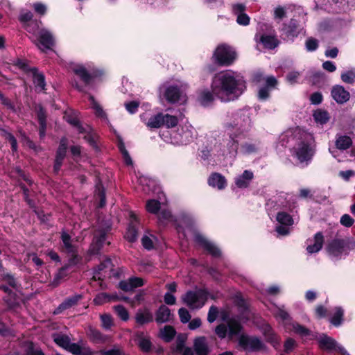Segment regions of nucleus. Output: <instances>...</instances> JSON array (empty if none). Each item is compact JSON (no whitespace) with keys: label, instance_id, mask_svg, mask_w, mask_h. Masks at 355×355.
Here are the masks:
<instances>
[{"label":"nucleus","instance_id":"1","mask_svg":"<svg viewBox=\"0 0 355 355\" xmlns=\"http://www.w3.org/2000/svg\"><path fill=\"white\" fill-rule=\"evenodd\" d=\"M245 88V85L243 77L231 70L216 73L211 83L213 94L224 102L237 98Z\"/></svg>","mask_w":355,"mask_h":355},{"label":"nucleus","instance_id":"2","mask_svg":"<svg viewBox=\"0 0 355 355\" xmlns=\"http://www.w3.org/2000/svg\"><path fill=\"white\" fill-rule=\"evenodd\" d=\"M295 144L291 149L293 156H295L300 163L306 164L312 159L314 150V139L311 134L297 128L294 131Z\"/></svg>","mask_w":355,"mask_h":355},{"label":"nucleus","instance_id":"3","mask_svg":"<svg viewBox=\"0 0 355 355\" xmlns=\"http://www.w3.org/2000/svg\"><path fill=\"white\" fill-rule=\"evenodd\" d=\"M208 299V293L202 288H195L187 291L181 297V300L190 309L196 310L201 309Z\"/></svg>","mask_w":355,"mask_h":355},{"label":"nucleus","instance_id":"4","mask_svg":"<svg viewBox=\"0 0 355 355\" xmlns=\"http://www.w3.org/2000/svg\"><path fill=\"white\" fill-rule=\"evenodd\" d=\"M236 54L232 48L225 44L219 45L214 51L213 58L221 66H229L236 60Z\"/></svg>","mask_w":355,"mask_h":355},{"label":"nucleus","instance_id":"5","mask_svg":"<svg viewBox=\"0 0 355 355\" xmlns=\"http://www.w3.org/2000/svg\"><path fill=\"white\" fill-rule=\"evenodd\" d=\"M160 94L171 103L186 101L185 95L177 85L163 84L159 87Z\"/></svg>","mask_w":355,"mask_h":355},{"label":"nucleus","instance_id":"6","mask_svg":"<svg viewBox=\"0 0 355 355\" xmlns=\"http://www.w3.org/2000/svg\"><path fill=\"white\" fill-rule=\"evenodd\" d=\"M64 118L66 121L73 125L76 129L79 134H84L83 139L89 144V145L92 147L96 146V143L94 140V135L92 132V128L89 125H86L85 127L83 126L78 119L76 117L65 114Z\"/></svg>","mask_w":355,"mask_h":355},{"label":"nucleus","instance_id":"7","mask_svg":"<svg viewBox=\"0 0 355 355\" xmlns=\"http://www.w3.org/2000/svg\"><path fill=\"white\" fill-rule=\"evenodd\" d=\"M35 44L42 51L50 49L54 45V38L53 35L46 29L39 31Z\"/></svg>","mask_w":355,"mask_h":355},{"label":"nucleus","instance_id":"8","mask_svg":"<svg viewBox=\"0 0 355 355\" xmlns=\"http://www.w3.org/2000/svg\"><path fill=\"white\" fill-rule=\"evenodd\" d=\"M239 345L248 351H257L262 348L261 341L256 337H248L241 335L239 338Z\"/></svg>","mask_w":355,"mask_h":355},{"label":"nucleus","instance_id":"9","mask_svg":"<svg viewBox=\"0 0 355 355\" xmlns=\"http://www.w3.org/2000/svg\"><path fill=\"white\" fill-rule=\"evenodd\" d=\"M195 241L207 250L214 257H219L220 255V250L211 242L209 241L202 234L196 233L194 235Z\"/></svg>","mask_w":355,"mask_h":355},{"label":"nucleus","instance_id":"10","mask_svg":"<svg viewBox=\"0 0 355 355\" xmlns=\"http://www.w3.org/2000/svg\"><path fill=\"white\" fill-rule=\"evenodd\" d=\"M246 6L243 3H234L232 6V10L236 16V22L241 26H247L250 24V17L245 13Z\"/></svg>","mask_w":355,"mask_h":355},{"label":"nucleus","instance_id":"11","mask_svg":"<svg viewBox=\"0 0 355 355\" xmlns=\"http://www.w3.org/2000/svg\"><path fill=\"white\" fill-rule=\"evenodd\" d=\"M130 223L125 234V239L130 243L135 242L137 239L138 217L132 211L129 214Z\"/></svg>","mask_w":355,"mask_h":355},{"label":"nucleus","instance_id":"12","mask_svg":"<svg viewBox=\"0 0 355 355\" xmlns=\"http://www.w3.org/2000/svg\"><path fill=\"white\" fill-rule=\"evenodd\" d=\"M135 320L138 325L143 326L153 322V315L148 308L139 309L135 315Z\"/></svg>","mask_w":355,"mask_h":355},{"label":"nucleus","instance_id":"13","mask_svg":"<svg viewBox=\"0 0 355 355\" xmlns=\"http://www.w3.org/2000/svg\"><path fill=\"white\" fill-rule=\"evenodd\" d=\"M331 96L339 104L347 102L350 98V94L341 85H336L331 89Z\"/></svg>","mask_w":355,"mask_h":355},{"label":"nucleus","instance_id":"14","mask_svg":"<svg viewBox=\"0 0 355 355\" xmlns=\"http://www.w3.org/2000/svg\"><path fill=\"white\" fill-rule=\"evenodd\" d=\"M106 240V234L105 232H99L94 235L92 243L89 249V254L90 255L98 254L101 247L105 243Z\"/></svg>","mask_w":355,"mask_h":355},{"label":"nucleus","instance_id":"15","mask_svg":"<svg viewBox=\"0 0 355 355\" xmlns=\"http://www.w3.org/2000/svg\"><path fill=\"white\" fill-rule=\"evenodd\" d=\"M318 343L319 347L322 349L327 350L329 352H338V347H341L336 343V341L334 339L329 336H327L325 334H322L318 338Z\"/></svg>","mask_w":355,"mask_h":355},{"label":"nucleus","instance_id":"16","mask_svg":"<svg viewBox=\"0 0 355 355\" xmlns=\"http://www.w3.org/2000/svg\"><path fill=\"white\" fill-rule=\"evenodd\" d=\"M345 243L343 239H334L327 245L328 253L333 257H338L344 250Z\"/></svg>","mask_w":355,"mask_h":355},{"label":"nucleus","instance_id":"17","mask_svg":"<svg viewBox=\"0 0 355 355\" xmlns=\"http://www.w3.org/2000/svg\"><path fill=\"white\" fill-rule=\"evenodd\" d=\"M171 310L165 305H161L155 313V321L162 324L169 322L173 318Z\"/></svg>","mask_w":355,"mask_h":355},{"label":"nucleus","instance_id":"18","mask_svg":"<svg viewBox=\"0 0 355 355\" xmlns=\"http://www.w3.org/2000/svg\"><path fill=\"white\" fill-rule=\"evenodd\" d=\"M135 341L144 352H148L151 349L152 343L150 340V338L144 332L136 333Z\"/></svg>","mask_w":355,"mask_h":355},{"label":"nucleus","instance_id":"19","mask_svg":"<svg viewBox=\"0 0 355 355\" xmlns=\"http://www.w3.org/2000/svg\"><path fill=\"white\" fill-rule=\"evenodd\" d=\"M296 21L291 19L288 24L284 25L282 28V34L285 39L293 40L298 35Z\"/></svg>","mask_w":355,"mask_h":355},{"label":"nucleus","instance_id":"20","mask_svg":"<svg viewBox=\"0 0 355 355\" xmlns=\"http://www.w3.org/2000/svg\"><path fill=\"white\" fill-rule=\"evenodd\" d=\"M71 70L76 75L79 76L86 85H89L91 83L92 76L83 65L75 64L71 67Z\"/></svg>","mask_w":355,"mask_h":355},{"label":"nucleus","instance_id":"21","mask_svg":"<svg viewBox=\"0 0 355 355\" xmlns=\"http://www.w3.org/2000/svg\"><path fill=\"white\" fill-rule=\"evenodd\" d=\"M208 184L209 186L216 187L219 190L223 189L227 185L225 177L218 173H214L210 175Z\"/></svg>","mask_w":355,"mask_h":355},{"label":"nucleus","instance_id":"22","mask_svg":"<svg viewBox=\"0 0 355 355\" xmlns=\"http://www.w3.org/2000/svg\"><path fill=\"white\" fill-rule=\"evenodd\" d=\"M324 243V236L322 232H317L314 235L313 244H310L306 247L308 253L313 254L319 252Z\"/></svg>","mask_w":355,"mask_h":355},{"label":"nucleus","instance_id":"23","mask_svg":"<svg viewBox=\"0 0 355 355\" xmlns=\"http://www.w3.org/2000/svg\"><path fill=\"white\" fill-rule=\"evenodd\" d=\"M82 298L80 295H75L67 298L54 311V314H59L62 311L69 309L76 304V303Z\"/></svg>","mask_w":355,"mask_h":355},{"label":"nucleus","instance_id":"24","mask_svg":"<svg viewBox=\"0 0 355 355\" xmlns=\"http://www.w3.org/2000/svg\"><path fill=\"white\" fill-rule=\"evenodd\" d=\"M352 145V140L350 137L341 134H337L336 136L335 146L336 148L340 150H345L349 148Z\"/></svg>","mask_w":355,"mask_h":355},{"label":"nucleus","instance_id":"25","mask_svg":"<svg viewBox=\"0 0 355 355\" xmlns=\"http://www.w3.org/2000/svg\"><path fill=\"white\" fill-rule=\"evenodd\" d=\"M253 173L248 170H245L243 174L237 177L235 180V184L239 188H246L253 179Z\"/></svg>","mask_w":355,"mask_h":355},{"label":"nucleus","instance_id":"26","mask_svg":"<svg viewBox=\"0 0 355 355\" xmlns=\"http://www.w3.org/2000/svg\"><path fill=\"white\" fill-rule=\"evenodd\" d=\"M226 149L223 150L222 155L223 156L229 155L230 157H235L239 148L238 141L233 138L230 137V139L226 142Z\"/></svg>","mask_w":355,"mask_h":355},{"label":"nucleus","instance_id":"27","mask_svg":"<svg viewBox=\"0 0 355 355\" xmlns=\"http://www.w3.org/2000/svg\"><path fill=\"white\" fill-rule=\"evenodd\" d=\"M194 349L197 355H207L208 347L205 337H198L194 341Z\"/></svg>","mask_w":355,"mask_h":355},{"label":"nucleus","instance_id":"28","mask_svg":"<svg viewBox=\"0 0 355 355\" xmlns=\"http://www.w3.org/2000/svg\"><path fill=\"white\" fill-rule=\"evenodd\" d=\"M259 41L266 49H275L279 44V42L275 37L267 35H261Z\"/></svg>","mask_w":355,"mask_h":355},{"label":"nucleus","instance_id":"29","mask_svg":"<svg viewBox=\"0 0 355 355\" xmlns=\"http://www.w3.org/2000/svg\"><path fill=\"white\" fill-rule=\"evenodd\" d=\"M67 350L74 355H92V352L89 348H83L76 343H70Z\"/></svg>","mask_w":355,"mask_h":355},{"label":"nucleus","instance_id":"30","mask_svg":"<svg viewBox=\"0 0 355 355\" xmlns=\"http://www.w3.org/2000/svg\"><path fill=\"white\" fill-rule=\"evenodd\" d=\"M33 83L36 89L39 92L44 90L46 84L44 75L37 73L35 69H33Z\"/></svg>","mask_w":355,"mask_h":355},{"label":"nucleus","instance_id":"31","mask_svg":"<svg viewBox=\"0 0 355 355\" xmlns=\"http://www.w3.org/2000/svg\"><path fill=\"white\" fill-rule=\"evenodd\" d=\"M163 114L159 113L151 116L146 124L150 128H159L163 125Z\"/></svg>","mask_w":355,"mask_h":355},{"label":"nucleus","instance_id":"32","mask_svg":"<svg viewBox=\"0 0 355 355\" xmlns=\"http://www.w3.org/2000/svg\"><path fill=\"white\" fill-rule=\"evenodd\" d=\"M89 99L91 102L92 108L94 110L96 116L102 119H107L106 113L105 112L101 105L94 99V96H89Z\"/></svg>","mask_w":355,"mask_h":355},{"label":"nucleus","instance_id":"33","mask_svg":"<svg viewBox=\"0 0 355 355\" xmlns=\"http://www.w3.org/2000/svg\"><path fill=\"white\" fill-rule=\"evenodd\" d=\"M198 100L202 105L207 106L214 101V96L209 90L205 89L200 92Z\"/></svg>","mask_w":355,"mask_h":355},{"label":"nucleus","instance_id":"34","mask_svg":"<svg viewBox=\"0 0 355 355\" xmlns=\"http://www.w3.org/2000/svg\"><path fill=\"white\" fill-rule=\"evenodd\" d=\"M54 342L60 347L67 349L71 343L70 338L64 334H54L53 335Z\"/></svg>","mask_w":355,"mask_h":355},{"label":"nucleus","instance_id":"35","mask_svg":"<svg viewBox=\"0 0 355 355\" xmlns=\"http://www.w3.org/2000/svg\"><path fill=\"white\" fill-rule=\"evenodd\" d=\"M61 239L67 251L70 253H74L75 246L72 244V239L70 235L67 232L62 231L61 233Z\"/></svg>","mask_w":355,"mask_h":355},{"label":"nucleus","instance_id":"36","mask_svg":"<svg viewBox=\"0 0 355 355\" xmlns=\"http://www.w3.org/2000/svg\"><path fill=\"white\" fill-rule=\"evenodd\" d=\"M175 335V331L171 326H165L159 332L160 337L166 342H170Z\"/></svg>","mask_w":355,"mask_h":355},{"label":"nucleus","instance_id":"37","mask_svg":"<svg viewBox=\"0 0 355 355\" xmlns=\"http://www.w3.org/2000/svg\"><path fill=\"white\" fill-rule=\"evenodd\" d=\"M343 309L341 307H336L334 310V315L330 318V322L336 327L339 326L343 321Z\"/></svg>","mask_w":355,"mask_h":355},{"label":"nucleus","instance_id":"38","mask_svg":"<svg viewBox=\"0 0 355 355\" xmlns=\"http://www.w3.org/2000/svg\"><path fill=\"white\" fill-rule=\"evenodd\" d=\"M163 125L166 126L167 128H172L175 127L180 120L178 116L168 114H163Z\"/></svg>","mask_w":355,"mask_h":355},{"label":"nucleus","instance_id":"39","mask_svg":"<svg viewBox=\"0 0 355 355\" xmlns=\"http://www.w3.org/2000/svg\"><path fill=\"white\" fill-rule=\"evenodd\" d=\"M163 202L152 199L146 202V210L151 214H157L159 210L161 209V205Z\"/></svg>","mask_w":355,"mask_h":355},{"label":"nucleus","instance_id":"40","mask_svg":"<svg viewBox=\"0 0 355 355\" xmlns=\"http://www.w3.org/2000/svg\"><path fill=\"white\" fill-rule=\"evenodd\" d=\"M313 118L316 122L323 125L328 122L329 116L327 111L318 110L313 113Z\"/></svg>","mask_w":355,"mask_h":355},{"label":"nucleus","instance_id":"41","mask_svg":"<svg viewBox=\"0 0 355 355\" xmlns=\"http://www.w3.org/2000/svg\"><path fill=\"white\" fill-rule=\"evenodd\" d=\"M228 334L230 338L234 336L239 335L241 330L240 323L234 320H230L228 322Z\"/></svg>","mask_w":355,"mask_h":355},{"label":"nucleus","instance_id":"42","mask_svg":"<svg viewBox=\"0 0 355 355\" xmlns=\"http://www.w3.org/2000/svg\"><path fill=\"white\" fill-rule=\"evenodd\" d=\"M118 299V297L115 295H110L105 293H101L98 294L95 298L94 299V302L95 304L101 305L105 302H110L111 300H114Z\"/></svg>","mask_w":355,"mask_h":355},{"label":"nucleus","instance_id":"43","mask_svg":"<svg viewBox=\"0 0 355 355\" xmlns=\"http://www.w3.org/2000/svg\"><path fill=\"white\" fill-rule=\"evenodd\" d=\"M276 219L278 223L283 225L290 226L293 224V220L291 215L284 211L279 212L277 215Z\"/></svg>","mask_w":355,"mask_h":355},{"label":"nucleus","instance_id":"44","mask_svg":"<svg viewBox=\"0 0 355 355\" xmlns=\"http://www.w3.org/2000/svg\"><path fill=\"white\" fill-rule=\"evenodd\" d=\"M88 336L95 343H103L106 340V336L95 329L90 328Z\"/></svg>","mask_w":355,"mask_h":355},{"label":"nucleus","instance_id":"45","mask_svg":"<svg viewBox=\"0 0 355 355\" xmlns=\"http://www.w3.org/2000/svg\"><path fill=\"white\" fill-rule=\"evenodd\" d=\"M340 78L345 83H354L355 82V68H352L343 72Z\"/></svg>","mask_w":355,"mask_h":355},{"label":"nucleus","instance_id":"46","mask_svg":"<svg viewBox=\"0 0 355 355\" xmlns=\"http://www.w3.org/2000/svg\"><path fill=\"white\" fill-rule=\"evenodd\" d=\"M38 121L40 125V135L41 137H43L45 135V129H46V115L45 112L42 108H40V110L37 113Z\"/></svg>","mask_w":355,"mask_h":355},{"label":"nucleus","instance_id":"47","mask_svg":"<svg viewBox=\"0 0 355 355\" xmlns=\"http://www.w3.org/2000/svg\"><path fill=\"white\" fill-rule=\"evenodd\" d=\"M114 310L115 311L118 317L123 321L129 320L130 315L128 310L122 305L114 306Z\"/></svg>","mask_w":355,"mask_h":355},{"label":"nucleus","instance_id":"48","mask_svg":"<svg viewBox=\"0 0 355 355\" xmlns=\"http://www.w3.org/2000/svg\"><path fill=\"white\" fill-rule=\"evenodd\" d=\"M258 148L255 144L245 143L241 146V153L243 155H250L257 151Z\"/></svg>","mask_w":355,"mask_h":355},{"label":"nucleus","instance_id":"49","mask_svg":"<svg viewBox=\"0 0 355 355\" xmlns=\"http://www.w3.org/2000/svg\"><path fill=\"white\" fill-rule=\"evenodd\" d=\"M305 46L308 51H314L318 47V41L313 37H309L306 40Z\"/></svg>","mask_w":355,"mask_h":355},{"label":"nucleus","instance_id":"50","mask_svg":"<svg viewBox=\"0 0 355 355\" xmlns=\"http://www.w3.org/2000/svg\"><path fill=\"white\" fill-rule=\"evenodd\" d=\"M67 151V144L65 139H63L60 141V144L56 153V158H60L64 159Z\"/></svg>","mask_w":355,"mask_h":355},{"label":"nucleus","instance_id":"51","mask_svg":"<svg viewBox=\"0 0 355 355\" xmlns=\"http://www.w3.org/2000/svg\"><path fill=\"white\" fill-rule=\"evenodd\" d=\"M178 315L180 319V321L182 323H187L189 322L191 319V315L189 311L185 308H180L178 310Z\"/></svg>","mask_w":355,"mask_h":355},{"label":"nucleus","instance_id":"52","mask_svg":"<svg viewBox=\"0 0 355 355\" xmlns=\"http://www.w3.org/2000/svg\"><path fill=\"white\" fill-rule=\"evenodd\" d=\"M218 315V308L215 306H211L209 308L208 315H207V320L209 323L214 322Z\"/></svg>","mask_w":355,"mask_h":355},{"label":"nucleus","instance_id":"53","mask_svg":"<svg viewBox=\"0 0 355 355\" xmlns=\"http://www.w3.org/2000/svg\"><path fill=\"white\" fill-rule=\"evenodd\" d=\"M274 314L277 318L281 319L282 320H288L289 318V315L287 311L284 310V306L277 307Z\"/></svg>","mask_w":355,"mask_h":355},{"label":"nucleus","instance_id":"54","mask_svg":"<svg viewBox=\"0 0 355 355\" xmlns=\"http://www.w3.org/2000/svg\"><path fill=\"white\" fill-rule=\"evenodd\" d=\"M340 223L346 227H350L354 225V220L349 214H344L341 216Z\"/></svg>","mask_w":355,"mask_h":355},{"label":"nucleus","instance_id":"55","mask_svg":"<svg viewBox=\"0 0 355 355\" xmlns=\"http://www.w3.org/2000/svg\"><path fill=\"white\" fill-rule=\"evenodd\" d=\"M102 325L104 329H109L113 324L112 317L109 315H103L101 317Z\"/></svg>","mask_w":355,"mask_h":355},{"label":"nucleus","instance_id":"56","mask_svg":"<svg viewBox=\"0 0 355 355\" xmlns=\"http://www.w3.org/2000/svg\"><path fill=\"white\" fill-rule=\"evenodd\" d=\"M215 332L219 338H224L227 336V328L225 324H221L216 327Z\"/></svg>","mask_w":355,"mask_h":355},{"label":"nucleus","instance_id":"57","mask_svg":"<svg viewBox=\"0 0 355 355\" xmlns=\"http://www.w3.org/2000/svg\"><path fill=\"white\" fill-rule=\"evenodd\" d=\"M26 29L30 33H32L33 35H35L36 37L37 36L38 31H37L38 29V24L37 22L31 21V22L28 23L26 25Z\"/></svg>","mask_w":355,"mask_h":355},{"label":"nucleus","instance_id":"58","mask_svg":"<svg viewBox=\"0 0 355 355\" xmlns=\"http://www.w3.org/2000/svg\"><path fill=\"white\" fill-rule=\"evenodd\" d=\"M141 243L143 247L146 250H150L153 248V240L148 235H144L142 237Z\"/></svg>","mask_w":355,"mask_h":355},{"label":"nucleus","instance_id":"59","mask_svg":"<svg viewBox=\"0 0 355 355\" xmlns=\"http://www.w3.org/2000/svg\"><path fill=\"white\" fill-rule=\"evenodd\" d=\"M139 104L137 101H131L125 103V107L128 112L134 114L137 111Z\"/></svg>","mask_w":355,"mask_h":355},{"label":"nucleus","instance_id":"60","mask_svg":"<svg viewBox=\"0 0 355 355\" xmlns=\"http://www.w3.org/2000/svg\"><path fill=\"white\" fill-rule=\"evenodd\" d=\"M0 101L8 109L12 112H15V107L12 103L7 98H6L2 93L0 92Z\"/></svg>","mask_w":355,"mask_h":355},{"label":"nucleus","instance_id":"61","mask_svg":"<svg viewBox=\"0 0 355 355\" xmlns=\"http://www.w3.org/2000/svg\"><path fill=\"white\" fill-rule=\"evenodd\" d=\"M300 76V73L299 71H293L288 73L286 76V80L291 84H294L297 83V79Z\"/></svg>","mask_w":355,"mask_h":355},{"label":"nucleus","instance_id":"62","mask_svg":"<svg viewBox=\"0 0 355 355\" xmlns=\"http://www.w3.org/2000/svg\"><path fill=\"white\" fill-rule=\"evenodd\" d=\"M157 214L159 220L162 223H164V220H169L172 217L171 211L164 209Z\"/></svg>","mask_w":355,"mask_h":355},{"label":"nucleus","instance_id":"63","mask_svg":"<svg viewBox=\"0 0 355 355\" xmlns=\"http://www.w3.org/2000/svg\"><path fill=\"white\" fill-rule=\"evenodd\" d=\"M119 285V288L124 291H130L134 290L133 286L131 284L130 278L128 280L121 281Z\"/></svg>","mask_w":355,"mask_h":355},{"label":"nucleus","instance_id":"64","mask_svg":"<svg viewBox=\"0 0 355 355\" xmlns=\"http://www.w3.org/2000/svg\"><path fill=\"white\" fill-rule=\"evenodd\" d=\"M101 355H121V352L118 348H112L108 350H101Z\"/></svg>","mask_w":355,"mask_h":355}]
</instances>
